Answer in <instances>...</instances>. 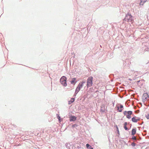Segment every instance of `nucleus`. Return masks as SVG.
<instances>
[{
	"mask_svg": "<svg viewBox=\"0 0 149 149\" xmlns=\"http://www.w3.org/2000/svg\"><path fill=\"white\" fill-rule=\"evenodd\" d=\"M93 79V77L91 76L89 77L88 78L87 80L86 85L88 88L92 86Z\"/></svg>",
	"mask_w": 149,
	"mask_h": 149,
	"instance_id": "obj_1",
	"label": "nucleus"
},
{
	"mask_svg": "<svg viewBox=\"0 0 149 149\" xmlns=\"http://www.w3.org/2000/svg\"><path fill=\"white\" fill-rule=\"evenodd\" d=\"M133 18L132 16L130 14L128 13L126 16L124 20L127 21V22H132L133 21Z\"/></svg>",
	"mask_w": 149,
	"mask_h": 149,
	"instance_id": "obj_2",
	"label": "nucleus"
},
{
	"mask_svg": "<svg viewBox=\"0 0 149 149\" xmlns=\"http://www.w3.org/2000/svg\"><path fill=\"white\" fill-rule=\"evenodd\" d=\"M67 78L65 76H63L60 79V82L61 84L64 86H67L66 83Z\"/></svg>",
	"mask_w": 149,
	"mask_h": 149,
	"instance_id": "obj_3",
	"label": "nucleus"
},
{
	"mask_svg": "<svg viewBox=\"0 0 149 149\" xmlns=\"http://www.w3.org/2000/svg\"><path fill=\"white\" fill-rule=\"evenodd\" d=\"M132 113V111H128L127 112L125 111L123 112L124 114L126 115L127 118L128 119H130L131 118V115Z\"/></svg>",
	"mask_w": 149,
	"mask_h": 149,
	"instance_id": "obj_4",
	"label": "nucleus"
},
{
	"mask_svg": "<svg viewBox=\"0 0 149 149\" xmlns=\"http://www.w3.org/2000/svg\"><path fill=\"white\" fill-rule=\"evenodd\" d=\"M132 121L134 123H136L139 120V119L136 116L133 117L132 119Z\"/></svg>",
	"mask_w": 149,
	"mask_h": 149,
	"instance_id": "obj_5",
	"label": "nucleus"
},
{
	"mask_svg": "<svg viewBox=\"0 0 149 149\" xmlns=\"http://www.w3.org/2000/svg\"><path fill=\"white\" fill-rule=\"evenodd\" d=\"M77 119V117L75 116H71L70 117V121H74Z\"/></svg>",
	"mask_w": 149,
	"mask_h": 149,
	"instance_id": "obj_6",
	"label": "nucleus"
},
{
	"mask_svg": "<svg viewBox=\"0 0 149 149\" xmlns=\"http://www.w3.org/2000/svg\"><path fill=\"white\" fill-rule=\"evenodd\" d=\"M118 110L120 112H122L123 109V106L122 105L120 104L119 106L117 107Z\"/></svg>",
	"mask_w": 149,
	"mask_h": 149,
	"instance_id": "obj_7",
	"label": "nucleus"
},
{
	"mask_svg": "<svg viewBox=\"0 0 149 149\" xmlns=\"http://www.w3.org/2000/svg\"><path fill=\"white\" fill-rule=\"evenodd\" d=\"M85 83V82L84 81H83L81 82V83H79L78 85V86L79 87H80V88H81L83 86L84 84Z\"/></svg>",
	"mask_w": 149,
	"mask_h": 149,
	"instance_id": "obj_8",
	"label": "nucleus"
},
{
	"mask_svg": "<svg viewBox=\"0 0 149 149\" xmlns=\"http://www.w3.org/2000/svg\"><path fill=\"white\" fill-rule=\"evenodd\" d=\"M143 97L145 99H146L147 97H149V95L147 93H146L143 94Z\"/></svg>",
	"mask_w": 149,
	"mask_h": 149,
	"instance_id": "obj_9",
	"label": "nucleus"
},
{
	"mask_svg": "<svg viewBox=\"0 0 149 149\" xmlns=\"http://www.w3.org/2000/svg\"><path fill=\"white\" fill-rule=\"evenodd\" d=\"M75 100V99L73 98H71L70 101H68V104H70L73 102Z\"/></svg>",
	"mask_w": 149,
	"mask_h": 149,
	"instance_id": "obj_10",
	"label": "nucleus"
},
{
	"mask_svg": "<svg viewBox=\"0 0 149 149\" xmlns=\"http://www.w3.org/2000/svg\"><path fill=\"white\" fill-rule=\"evenodd\" d=\"M76 79L75 78H73L72 79V80L70 81L71 83L72 84H74L76 83V82H75Z\"/></svg>",
	"mask_w": 149,
	"mask_h": 149,
	"instance_id": "obj_11",
	"label": "nucleus"
},
{
	"mask_svg": "<svg viewBox=\"0 0 149 149\" xmlns=\"http://www.w3.org/2000/svg\"><path fill=\"white\" fill-rule=\"evenodd\" d=\"M81 88H80V87H79L78 86H77V87L76 89V91H75V93H76V94H77V93L80 90V89Z\"/></svg>",
	"mask_w": 149,
	"mask_h": 149,
	"instance_id": "obj_12",
	"label": "nucleus"
},
{
	"mask_svg": "<svg viewBox=\"0 0 149 149\" xmlns=\"http://www.w3.org/2000/svg\"><path fill=\"white\" fill-rule=\"evenodd\" d=\"M147 0H141L140 3V5H143L144 3Z\"/></svg>",
	"mask_w": 149,
	"mask_h": 149,
	"instance_id": "obj_13",
	"label": "nucleus"
},
{
	"mask_svg": "<svg viewBox=\"0 0 149 149\" xmlns=\"http://www.w3.org/2000/svg\"><path fill=\"white\" fill-rule=\"evenodd\" d=\"M86 146L87 148L89 149H93V148H92L90 145H89L88 143L86 144Z\"/></svg>",
	"mask_w": 149,
	"mask_h": 149,
	"instance_id": "obj_14",
	"label": "nucleus"
},
{
	"mask_svg": "<svg viewBox=\"0 0 149 149\" xmlns=\"http://www.w3.org/2000/svg\"><path fill=\"white\" fill-rule=\"evenodd\" d=\"M127 122H125V123L124 126V129H125V130H128V128L127 127Z\"/></svg>",
	"mask_w": 149,
	"mask_h": 149,
	"instance_id": "obj_15",
	"label": "nucleus"
},
{
	"mask_svg": "<svg viewBox=\"0 0 149 149\" xmlns=\"http://www.w3.org/2000/svg\"><path fill=\"white\" fill-rule=\"evenodd\" d=\"M136 132V129H133L132 131V135H134L135 134Z\"/></svg>",
	"mask_w": 149,
	"mask_h": 149,
	"instance_id": "obj_16",
	"label": "nucleus"
},
{
	"mask_svg": "<svg viewBox=\"0 0 149 149\" xmlns=\"http://www.w3.org/2000/svg\"><path fill=\"white\" fill-rule=\"evenodd\" d=\"M146 117L147 118V119H149V114H148L146 116Z\"/></svg>",
	"mask_w": 149,
	"mask_h": 149,
	"instance_id": "obj_17",
	"label": "nucleus"
},
{
	"mask_svg": "<svg viewBox=\"0 0 149 149\" xmlns=\"http://www.w3.org/2000/svg\"><path fill=\"white\" fill-rule=\"evenodd\" d=\"M132 139L133 140H136V138L135 136H134L132 137Z\"/></svg>",
	"mask_w": 149,
	"mask_h": 149,
	"instance_id": "obj_18",
	"label": "nucleus"
},
{
	"mask_svg": "<svg viewBox=\"0 0 149 149\" xmlns=\"http://www.w3.org/2000/svg\"><path fill=\"white\" fill-rule=\"evenodd\" d=\"M136 144L135 143H132V145L133 146H135L136 145Z\"/></svg>",
	"mask_w": 149,
	"mask_h": 149,
	"instance_id": "obj_19",
	"label": "nucleus"
},
{
	"mask_svg": "<svg viewBox=\"0 0 149 149\" xmlns=\"http://www.w3.org/2000/svg\"><path fill=\"white\" fill-rule=\"evenodd\" d=\"M57 118H58V119L59 120V121H60V119H61V117L60 116H57Z\"/></svg>",
	"mask_w": 149,
	"mask_h": 149,
	"instance_id": "obj_20",
	"label": "nucleus"
},
{
	"mask_svg": "<svg viewBox=\"0 0 149 149\" xmlns=\"http://www.w3.org/2000/svg\"><path fill=\"white\" fill-rule=\"evenodd\" d=\"M117 129L118 132V134H119V131L118 128V127H117Z\"/></svg>",
	"mask_w": 149,
	"mask_h": 149,
	"instance_id": "obj_21",
	"label": "nucleus"
}]
</instances>
